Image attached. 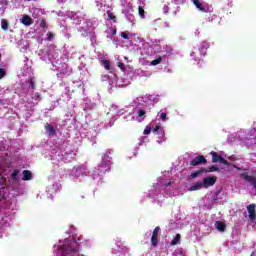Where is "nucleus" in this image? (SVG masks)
Listing matches in <instances>:
<instances>
[{
    "instance_id": "obj_32",
    "label": "nucleus",
    "mask_w": 256,
    "mask_h": 256,
    "mask_svg": "<svg viewBox=\"0 0 256 256\" xmlns=\"http://www.w3.org/2000/svg\"><path fill=\"white\" fill-rule=\"evenodd\" d=\"M160 118L162 119V121H165V119H167V113L161 112Z\"/></svg>"
},
{
    "instance_id": "obj_15",
    "label": "nucleus",
    "mask_w": 256,
    "mask_h": 256,
    "mask_svg": "<svg viewBox=\"0 0 256 256\" xmlns=\"http://www.w3.org/2000/svg\"><path fill=\"white\" fill-rule=\"evenodd\" d=\"M28 83L30 85V89H35V76H31L28 78Z\"/></svg>"
},
{
    "instance_id": "obj_6",
    "label": "nucleus",
    "mask_w": 256,
    "mask_h": 256,
    "mask_svg": "<svg viewBox=\"0 0 256 256\" xmlns=\"http://www.w3.org/2000/svg\"><path fill=\"white\" fill-rule=\"evenodd\" d=\"M210 155H212V163H221L223 156L219 155V153L211 151Z\"/></svg>"
},
{
    "instance_id": "obj_5",
    "label": "nucleus",
    "mask_w": 256,
    "mask_h": 256,
    "mask_svg": "<svg viewBox=\"0 0 256 256\" xmlns=\"http://www.w3.org/2000/svg\"><path fill=\"white\" fill-rule=\"evenodd\" d=\"M214 226L220 233H225V229H227V224L223 221H216Z\"/></svg>"
},
{
    "instance_id": "obj_10",
    "label": "nucleus",
    "mask_w": 256,
    "mask_h": 256,
    "mask_svg": "<svg viewBox=\"0 0 256 256\" xmlns=\"http://www.w3.org/2000/svg\"><path fill=\"white\" fill-rule=\"evenodd\" d=\"M203 188H205L203 186V182L198 181L195 184L190 186L189 191H199V189H203Z\"/></svg>"
},
{
    "instance_id": "obj_3",
    "label": "nucleus",
    "mask_w": 256,
    "mask_h": 256,
    "mask_svg": "<svg viewBox=\"0 0 256 256\" xmlns=\"http://www.w3.org/2000/svg\"><path fill=\"white\" fill-rule=\"evenodd\" d=\"M161 231V227L157 226L153 232H152V237H151V243L152 247H157L159 243V233Z\"/></svg>"
},
{
    "instance_id": "obj_12",
    "label": "nucleus",
    "mask_w": 256,
    "mask_h": 256,
    "mask_svg": "<svg viewBox=\"0 0 256 256\" xmlns=\"http://www.w3.org/2000/svg\"><path fill=\"white\" fill-rule=\"evenodd\" d=\"M192 3L195 5L197 9H199V11H202L203 13H207V9L203 7V4H201L199 0H192Z\"/></svg>"
},
{
    "instance_id": "obj_27",
    "label": "nucleus",
    "mask_w": 256,
    "mask_h": 256,
    "mask_svg": "<svg viewBox=\"0 0 256 256\" xmlns=\"http://www.w3.org/2000/svg\"><path fill=\"white\" fill-rule=\"evenodd\" d=\"M52 39H55V35L52 32H48L47 41H52Z\"/></svg>"
},
{
    "instance_id": "obj_24",
    "label": "nucleus",
    "mask_w": 256,
    "mask_h": 256,
    "mask_svg": "<svg viewBox=\"0 0 256 256\" xmlns=\"http://www.w3.org/2000/svg\"><path fill=\"white\" fill-rule=\"evenodd\" d=\"M204 49H205V50L209 49V45H207V44H205V43L202 44V46H201L200 49H199L200 53H203Z\"/></svg>"
},
{
    "instance_id": "obj_30",
    "label": "nucleus",
    "mask_w": 256,
    "mask_h": 256,
    "mask_svg": "<svg viewBox=\"0 0 256 256\" xmlns=\"http://www.w3.org/2000/svg\"><path fill=\"white\" fill-rule=\"evenodd\" d=\"M220 163H222V165H226L227 167H229V165H231V163H229V161L225 160V158L222 157V160H220Z\"/></svg>"
},
{
    "instance_id": "obj_19",
    "label": "nucleus",
    "mask_w": 256,
    "mask_h": 256,
    "mask_svg": "<svg viewBox=\"0 0 256 256\" xmlns=\"http://www.w3.org/2000/svg\"><path fill=\"white\" fill-rule=\"evenodd\" d=\"M106 13H107L108 19H110L114 23L117 21V16H115V14L111 13L109 10Z\"/></svg>"
},
{
    "instance_id": "obj_14",
    "label": "nucleus",
    "mask_w": 256,
    "mask_h": 256,
    "mask_svg": "<svg viewBox=\"0 0 256 256\" xmlns=\"http://www.w3.org/2000/svg\"><path fill=\"white\" fill-rule=\"evenodd\" d=\"M102 64L106 71H111V62H109V60H103Z\"/></svg>"
},
{
    "instance_id": "obj_23",
    "label": "nucleus",
    "mask_w": 256,
    "mask_h": 256,
    "mask_svg": "<svg viewBox=\"0 0 256 256\" xmlns=\"http://www.w3.org/2000/svg\"><path fill=\"white\" fill-rule=\"evenodd\" d=\"M7 75V71L3 68H0V79H3Z\"/></svg>"
},
{
    "instance_id": "obj_1",
    "label": "nucleus",
    "mask_w": 256,
    "mask_h": 256,
    "mask_svg": "<svg viewBox=\"0 0 256 256\" xmlns=\"http://www.w3.org/2000/svg\"><path fill=\"white\" fill-rule=\"evenodd\" d=\"M207 158L203 155L196 156L193 160L190 162L191 167H197L198 165H206Z\"/></svg>"
},
{
    "instance_id": "obj_26",
    "label": "nucleus",
    "mask_w": 256,
    "mask_h": 256,
    "mask_svg": "<svg viewBox=\"0 0 256 256\" xmlns=\"http://www.w3.org/2000/svg\"><path fill=\"white\" fill-rule=\"evenodd\" d=\"M32 99H34V101H37V99H41V94H39V92L34 93Z\"/></svg>"
},
{
    "instance_id": "obj_4",
    "label": "nucleus",
    "mask_w": 256,
    "mask_h": 256,
    "mask_svg": "<svg viewBox=\"0 0 256 256\" xmlns=\"http://www.w3.org/2000/svg\"><path fill=\"white\" fill-rule=\"evenodd\" d=\"M255 209H256V205L255 204H250V205L247 206V211H248L249 219L251 221H255V219H256Z\"/></svg>"
},
{
    "instance_id": "obj_18",
    "label": "nucleus",
    "mask_w": 256,
    "mask_h": 256,
    "mask_svg": "<svg viewBox=\"0 0 256 256\" xmlns=\"http://www.w3.org/2000/svg\"><path fill=\"white\" fill-rule=\"evenodd\" d=\"M12 181H17L19 179V170H14L11 174Z\"/></svg>"
},
{
    "instance_id": "obj_17",
    "label": "nucleus",
    "mask_w": 256,
    "mask_h": 256,
    "mask_svg": "<svg viewBox=\"0 0 256 256\" xmlns=\"http://www.w3.org/2000/svg\"><path fill=\"white\" fill-rule=\"evenodd\" d=\"M153 133H157V135H163V128L161 126L157 125L153 130Z\"/></svg>"
},
{
    "instance_id": "obj_28",
    "label": "nucleus",
    "mask_w": 256,
    "mask_h": 256,
    "mask_svg": "<svg viewBox=\"0 0 256 256\" xmlns=\"http://www.w3.org/2000/svg\"><path fill=\"white\" fill-rule=\"evenodd\" d=\"M147 112H145V110L143 109H138V116L139 117H144V115H146Z\"/></svg>"
},
{
    "instance_id": "obj_33",
    "label": "nucleus",
    "mask_w": 256,
    "mask_h": 256,
    "mask_svg": "<svg viewBox=\"0 0 256 256\" xmlns=\"http://www.w3.org/2000/svg\"><path fill=\"white\" fill-rule=\"evenodd\" d=\"M120 35L123 39H129V35L127 34V32H122Z\"/></svg>"
},
{
    "instance_id": "obj_8",
    "label": "nucleus",
    "mask_w": 256,
    "mask_h": 256,
    "mask_svg": "<svg viewBox=\"0 0 256 256\" xmlns=\"http://www.w3.org/2000/svg\"><path fill=\"white\" fill-rule=\"evenodd\" d=\"M203 173H207V169L201 168L200 170H197V171L193 172L189 176V179H197V177H199V175H203Z\"/></svg>"
},
{
    "instance_id": "obj_25",
    "label": "nucleus",
    "mask_w": 256,
    "mask_h": 256,
    "mask_svg": "<svg viewBox=\"0 0 256 256\" xmlns=\"http://www.w3.org/2000/svg\"><path fill=\"white\" fill-rule=\"evenodd\" d=\"M40 27L41 29H47V22L45 20H41Z\"/></svg>"
},
{
    "instance_id": "obj_2",
    "label": "nucleus",
    "mask_w": 256,
    "mask_h": 256,
    "mask_svg": "<svg viewBox=\"0 0 256 256\" xmlns=\"http://www.w3.org/2000/svg\"><path fill=\"white\" fill-rule=\"evenodd\" d=\"M217 183V177L216 176H208L205 177L202 181V185L204 186V189H208V187H213Z\"/></svg>"
},
{
    "instance_id": "obj_22",
    "label": "nucleus",
    "mask_w": 256,
    "mask_h": 256,
    "mask_svg": "<svg viewBox=\"0 0 256 256\" xmlns=\"http://www.w3.org/2000/svg\"><path fill=\"white\" fill-rule=\"evenodd\" d=\"M214 171H219V167L212 165L209 167V170H207V173H213Z\"/></svg>"
},
{
    "instance_id": "obj_35",
    "label": "nucleus",
    "mask_w": 256,
    "mask_h": 256,
    "mask_svg": "<svg viewBox=\"0 0 256 256\" xmlns=\"http://www.w3.org/2000/svg\"><path fill=\"white\" fill-rule=\"evenodd\" d=\"M169 185H171V182H169V183L167 184V187H169Z\"/></svg>"
},
{
    "instance_id": "obj_34",
    "label": "nucleus",
    "mask_w": 256,
    "mask_h": 256,
    "mask_svg": "<svg viewBox=\"0 0 256 256\" xmlns=\"http://www.w3.org/2000/svg\"><path fill=\"white\" fill-rule=\"evenodd\" d=\"M111 33L112 35H117V28H112Z\"/></svg>"
},
{
    "instance_id": "obj_9",
    "label": "nucleus",
    "mask_w": 256,
    "mask_h": 256,
    "mask_svg": "<svg viewBox=\"0 0 256 256\" xmlns=\"http://www.w3.org/2000/svg\"><path fill=\"white\" fill-rule=\"evenodd\" d=\"M22 175V181H31L33 179V174L29 170H24Z\"/></svg>"
},
{
    "instance_id": "obj_29",
    "label": "nucleus",
    "mask_w": 256,
    "mask_h": 256,
    "mask_svg": "<svg viewBox=\"0 0 256 256\" xmlns=\"http://www.w3.org/2000/svg\"><path fill=\"white\" fill-rule=\"evenodd\" d=\"M150 133H151V127L146 126V128L144 129L143 134H144V135H149Z\"/></svg>"
},
{
    "instance_id": "obj_20",
    "label": "nucleus",
    "mask_w": 256,
    "mask_h": 256,
    "mask_svg": "<svg viewBox=\"0 0 256 256\" xmlns=\"http://www.w3.org/2000/svg\"><path fill=\"white\" fill-rule=\"evenodd\" d=\"M1 27L4 31H7L9 29V22H7V20H2Z\"/></svg>"
},
{
    "instance_id": "obj_13",
    "label": "nucleus",
    "mask_w": 256,
    "mask_h": 256,
    "mask_svg": "<svg viewBox=\"0 0 256 256\" xmlns=\"http://www.w3.org/2000/svg\"><path fill=\"white\" fill-rule=\"evenodd\" d=\"M181 243V234H176L175 237L171 240L170 245L175 246Z\"/></svg>"
},
{
    "instance_id": "obj_7",
    "label": "nucleus",
    "mask_w": 256,
    "mask_h": 256,
    "mask_svg": "<svg viewBox=\"0 0 256 256\" xmlns=\"http://www.w3.org/2000/svg\"><path fill=\"white\" fill-rule=\"evenodd\" d=\"M44 129H45V131H47V133L50 137H53V135L56 134L55 128L50 123H46L44 126Z\"/></svg>"
},
{
    "instance_id": "obj_31",
    "label": "nucleus",
    "mask_w": 256,
    "mask_h": 256,
    "mask_svg": "<svg viewBox=\"0 0 256 256\" xmlns=\"http://www.w3.org/2000/svg\"><path fill=\"white\" fill-rule=\"evenodd\" d=\"M117 67H119V69H125V64L123 62H117Z\"/></svg>"
},
{
    "instance_id": "obj_16",
    "label": "nucleus",
    "mask_w": 256,
    "mask_h": 256,
    "mask_svg": "<svg viewBox=\"0 0 256 256\" xmlns=\"http://www.w3.org/2000/svg\"><path fill=\"white\" fill-rule=\"evenodd\" d=\"M161 61H163V58L161 56H159L158 58L152 60L150 62V65H152L153 67H155V65H159V63H161Z\"/></svg>"
},
{
    "instance_id": "obj_21",
    "label": "nucleus",
    "mask_w": 256,
    "mask_h": 256,
    "mask_svg": "<svg viewBox=\"0 0 256 256\" xmlns=\"http://www.w3.org/2000/svg\"><path fill=\"white\" fill-rule=\"evenodd\" d=\"M138 13L141 19H145V9H143L142 6L138 7Z\"/></svg>"
},
{
    "instance_id": "obj_11",
    "label": "nucleus",
    "mask_w": 256,
    "mask_h": 256,
    "mask_svg": "<svg viewBox=\"0 0 256 256\" xmlns=\"http://www.w3.org/2000/svg\"><path fill=\"white\" fill-rule=\"evenodd\" d=\"M22 24L26 25V27H29V25L33 24V19L29 15H24L22 17Z\"/></svg>"
}]
</instances>
